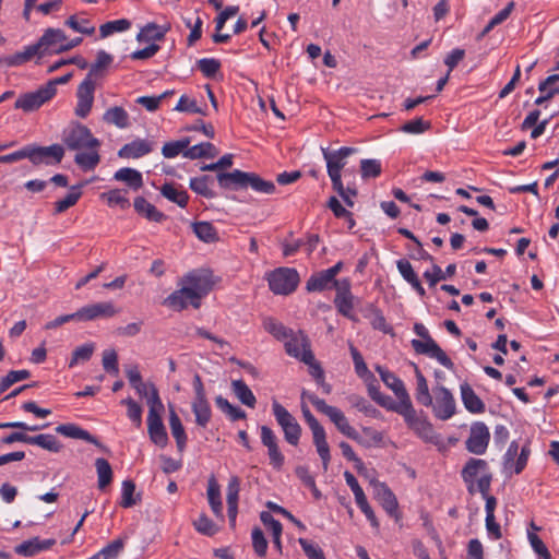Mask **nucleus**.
<instances>
[{
    "label": "nucleus",
    "mask_w": 559,
    "mask_h": 559,
    "mask_svg": "<svg viewBox=\"0 0 559 559\" xmlns=\"http://www.w3.org/2000/svg\"><path fill=\"white\" fill-rule=\"evenodd\" d=\"M432 392L435 401L432 400V405L429 407H432L433 415L441 420L451 418L455 413V401L450 390L438 384Z\"/></svg>",
    "instance_id": "nucleus-10"
},
{
    "label": "nucleus",
    "mask_w": 559,
    "mask_h": 559,
    "mask_svg": "<svg viewBox=\"0 0 559 559\" xmlns=\"http://www.w3.org/2000/svg\"><path fill=\"white\" fill-rule=\"evenodd\" d=\"M231 389L237 399L246 406L253 408L257 399L243 380H233Z\"/></svg>",
    "instance_id": "nucleus-48"
},
{
    "label": "nucleus",
    "mask_w": 559,
    "mask_h": 559,
    "mask_svg": "<svg viewBox=\"0 0 559 559\" xmlns=\"http://www.w3.org/2000/svg\"><path fill=\"white\" fill-rule=\"evenodd\" d=\"M114 179L126 182L133 190H139L143 186L142 174L129 167L117 170Z\"/></svg>",
    "instance_id": "nucleus-41"
},
{
    "label": "nucleus",
    "mask_w": 559,
    "mask_h": 559,
    "mask_svg": "<svg viewBox=\"0 0 559 559\" xmlns=\"http://www.w3.org/2000/svg\"><path fill=\"white\" fill-rule=\"evenodd\" d=\"M272 412L284 432L286 442L296 447L301 436V427L297 419L277 401L272 403Z\"/></svg>",
    "instance_id": "nucleus-7"
},
{
    "label": "nucleus",
    "mask_w": 559,
    "mask_h": 559,
    "mask_svg": "<svg viewBox=\"0 0 559 559\" xmlns=\"http://www.w3.org/2000/svg\"><path fill=\"white\" fill-rule=\"evenodd\" d=\"M357 152L355 147L343 146L335 151L322 147V155L326 162V171L331 179L332 186H340L342 180V170L347 164V158Z\"/></svg>",
    "instance_id": "nucleus-5"
},
{
    "label": "nucleus",
    "mask_w": 559,
    "mask_h": 559,
    "mask_svg": "<svg viewBox=\"0 0 559 559\" xmlns=\"http://www.w3.org/2000/svg\"><path fill=\"white\" fill-rule=\"evenodd\" d=\"M461 395L465 408L473 414L485 412V403L478 397L468 383L461 384Z\"/></svg>",
    "instance_id": "nucleus-27"
},
{
    "label": "nucleus",
    "mask_w": 559,
    "mask_h": 559,
    "mask_svg": "<svg viewBox=\"0 0 559 559\" xmlns=\"http://www.w3.org/2000/svg\"><path fill=\"white\" fill-rule=\"evenodd\" d=\"M192 412L195 416L198 426L205 428L211 420L212 411L210 403L205 396L194 397L192 402Z\"/></svg>",
    "instance_id": "nucleus-29"
},
{
    "label": "nucleus",
    "mask_w": 559,
    "mask_h": 559,
    "mask_svg": "<svg viewBox=\"0 0 559 559\" xmlns=\"http://www.w3.org/2000/svg\"><path fill=\"white\" fill-rule=\"evenodd\" d=\"M215 403L222 412L226 413L229 416L230 420L235 421L246 418V412L243 409L230 404L228 400H226L222 395L216 396Z\"/></svg>",
    "instance_id": "nucleus-61"
},
{
    "label": "nucleus",
    "mask_w": 559,
    "mask_h": 559,
    "mask_svg": "<svg viewBox=\"0 0 559 559\" xmlns=\"http://www.w3.org/2000/svg\"><path fill=\"white\" fill-rule=\"evenodd\" d=\"M336 295L334 298V305L337 311L345 318L357 321L356 316L353 313L354 308V296L350 292V281L348 278L340 280L335 282Z\"/></svg>",
    "instance_id": "nucleus-13"
},
{
    "label": "nucleus",
    "mask_w": 559,
    "mask_h": 559,
    "mask_svg": "<svg viewBox=\"0 0 559 559\" xmlns=\"http://www.w3.org/2000/svg\"><path fill=\"white\" fill-rule=\"evenodd\" d=\"M193 302L194 298L190 296L189 290L185 287L175 290L165 299V304L177 311L187 308L188 305L193 307Z\"/></svg>",
    "instance_id": "nucleus-38"
},
{
    "label": "nucleus",
    "mask_w": 559,
    "mask_h": 559,
    "mask_svg": "<svg viewBox=\"0 0 559 559\" xmlns=\"http://www.w3.org/2000/svg\"><path fill=\"white\" fill-rule=\"evenodd\" d=\"M152 151V142L143 139H135L132 142L124 144L118 151V156L121 158H140L151 153Z\"/></svg>",
    "instance_id": "nucleus-23"
},
{
    "label": "nucleus",
    "mask_w": 559,
    "mask_h": 559,
    "mask_svg": "<svg viewBox=\"0 0 559 559\" xmlns=\"http://www.w3.org/2000/svg\"><path fill=\"white\" fill-rule=\"evenodd\" d=\"M376 371L380 374L381 380L384 382V384L394 392L396 397H403L404 400H407V397H409L403 381L400 378H397L393 372L389 371L388 369L379 365L376 366Z\"/></svg>",
    "instance_id": "nucleus-25"
},
{
    "label": "nucleus",
    "mask_w": 559,
    "mask_h": 559,
    "mask_svg": "<svg viewBox=\"0 0 559 559\" xmlns=\"http://www.w3.org/2000/svg\"><path fill=\"white\" fill-rule=\"evenodd\" d=\"M95 467L97 473V485L100 490H104L112 481V468L106 459L98 457L95 460Z\"/></svg>",
    "instance_id": "nucleus-50"
},
{
    "label": "nucleus",
    "mask_w": 559,
    "mask_h": 559,
    "mask_svg": "<svg viewBox=\"0 0 559 559\" xmlns=\"http://www.w3.org/2000/svg\"><path fill=\"white\" fill-rule=\"evenodd\" d=\"M210 183H213V178L209 175H204L191 178L189 186L195 193L207 199H213L216 197V193L210 188Z\"/></svg>",
    "instance_id": "nucleus-54"
},
{
    "label": "nucleus",
    "mask_w": 559,
    "mask_h": 559,
    "mask_svg": "<svg viewBox=\"0 0 559 559\" xmlns=\"http://www.w3.org/2000/svg\"><path fill=\"white\" fill-rule=\"evenodd\" d=\"M414 367H415V377H416V382H417L416 393H415L416 401L419 404H421L426 407H429L430 405H432V396L429 392L427 380L424 377V374L421 373V371L419 370V368L416 365H414Z\"/></svg>",
    "instance_id": "nucleus-37"
},
{
    "label": "nucleus",
    "mask_w": 559,
    "mask_h": 559,
    "mask_svg": "<svg viewBox=\"0 0 559 559\" xmlns=\"http://www.w3.org/2000/svg\"><path fill=\"white\" fill-rule=\"evenodd\" d=\"M191 227L201 241L213 243L219 239L216 228L210 222H195L192 223Z\"/></svg>",
    "instance_id": "nucleus-40"
},
{
    "label": "nucleus",
    "mask_w": 559,
    "mask_h": 559,
    "mask_svg": "<svg viewBox=\"0 0 559 559\" xmlns=\"http://www.w3.org/2000/svg\"><path fill=\"white\" fill-rule=\"evenodd\" d=\"M28 159L34 165H58L64 156V148L60 144H52L50 146L27 145Z\"/></svg>",
    "instance_id": "nucleus-11"
},
{
    "label": "nucleus",
    "mask_w": 559,
    "mask_h": 559,
    "mask_svg": "<svg viewBox=\"0 0 559 559\" xmlns=\"http://www.w3.org/2000/svg\"><path fill=\"white\" fill-rule=\"evenodd\" d=\"M431 269V272L426 271L424 273V277L428 282L429 286L433 287L438 282L452 277L456 272V264L451 263L447 266L445 271H442V269L433 262Z\"/></svg>",
    "instance_id": "nucleus-46"
},
{
    "label": "nucleus",
    "mask_w": 559,
    "mask_h": 559,
    "mask_svg": "<svg viewBox=\"0 0 559 559\" xmlns=\"http://www.w3.org/2000/svg\"><path fill=\"white\" fill-rule=\"evenodd\" d=\"M103 119L106 123L115 124L120 129H124L129 126V115L122 107L119 106L107 109L103 116Z\"/></svg>",
    "instance_id": "nucleus-52"
},
{
    "label": "nucleus",
    "mask_w": 559,
    "mask_h": 559,
    "mask_svg": "<svg viewBox=\"0 0 559 559\" xmlns=\"http://www.w3.org/2000/svg\"><path fill=\"white\" fill-rule=\"evenodd\" d=\"M169 29V24L165 26H158L155 23H148L141 28L140 33L136 36V39L139 41L162 40Z\"/></svg>",
    "instance_id": "nucleus-42"
},
{
    "label": "nucleus",
    "mask_w": 559,
    "mask_h": 559,
    "mask_svg": "<svg viewBox=\"0 0 559 559\" xmlns=\"http://www.w3.org/2000/svg\"><path fill=\"white\" fill-rule=\"evenodd\" d=\"M95 87L96 84L94 80L90 78H85L79 85L76 92L78 104L75 107V115L78 117L86 118L90 114L94 102Z\"/></svg>",
    "instance_id": "nucleus-15"
},
{
    "label": "nucleus",
    "mask_w": 559,
    "mask_h": 559,
    "mask_svg": "<svg viewBox=\"0 0 559 559\" xmlns=\"http://www.w3.org/2000/svg\"><path fill=\"white\" fill-rule=\"evenodd\" d=\"M408 409L409 412H406V415L403 416L408 427L414 430L415 433L420 438L425 440H431L433 437L432 425L427 420L426 417L417 416L413 404Z\"/></svg>",
    "instance_id": "nucleus-18"
},
{
    "label": "nucleus",
    "mask_w": 559,
    "mask_h": 559,
    "mask_svg": "<svg viewBox=\"0 0 559 559\" xmlns=\"http://www.w3.org/2000/svg\"><path fill=\"white\" fill-rule=\"evenodd\" d=\"M207 499L210 507L215 514V516L223 519V503L221 499V490L219 486L216 483L215 478L212 476L209 479V486H207Z\"/></svg>",
    "instance_id": "nucleus-43"
},
{
    "label": "nucleus",
    "mask_w": 559,
    "mask_h": 559,
    "mask_svg": "<svg viewBox=\"0 0 559 559\" xmlns=\"http://www.w3.org/2000/svg\"><path fill=\"white\" fill-rule=\"evenodd\" d=\"M335 282L325 270L312 274L306 283V289L309 293L323 292L332 287L335 288Z\"/></svg>",
    "instance_id": "nucleus-28"
},
{
    "label": "nucleus",
    "mask_w": 559,
    "mask_h": 559,
    "mask_svg": "<svg viewBox=\"0 0 559 559\" xmlns=\"http://www.w3.org/2000/svg\"><path fill=\"white\" fill-rule=\"evenodd\" d=\"M31 377L28 370H11L5 377L0 380V394L4 393L14 383L26 380Z\"/></svg>",
    "instance_id": "nucleus-64"
},
{
    "label": "nucleus",
    "mask_w": 559,
    "mask_h": 559,
    "mask_svg": "<svg viewBox=\"0 0 559 559\" xmlns=\"http://www.w3.org/2000/svg\"><path fill=\"white\" fill-rule=\"evenodd\" d=\"M305 400L306 399H301V412L307 425L312 431L313 444L316 445L317 452L322 461L323 469L326 472L329 468L331 454L330 447L326 442L325 430L318 421V419L312 415L308 405L304 402Z\"/></svg>",
    "instance_id": "nucleus-3"
},
{
    "label": "nucleus",
    "mask_w": 559,
    "mask_h": 559,
    "mask_svg": "<svg viewBox=\"0 0 559 559\" xmlns=\"http://www.w3.org/2000/svg\"><path fill=\"white\" fill-rule=\"evenodd\" d=\"M56 545L55 538L39 539V537H33L28 540H24L20 545L15 546L14 551L24 557H33L36 554L48 550Z\"/></svg>",
    "instance_id": "nucleus-21"
},
{
    "label": "nucleus",
    "mask_w": 559,
    "mask_h": 559,
    "mask_svg": "<svg viewBox=\"0 0 559 559\" xmlns=\"http://www.w3.org/2000/svg\"><path fill=\"white\" fill-rule=\"evenodd\" d=\"M160 193L167 200L176 203L180 207H186L189 201V195L186 190L178 189L174 183H165L160 188Z\"/></svg>",
    "instance_id": "nucleus-45"
},
{
    "label": "nucleus",
    "mask_w": 559,
    "mask_h": 559,
    "mask_svg": "<svg viewBox=\"0 0 559 559\" xmlns=\"http://www.w3.org/2000/svg\"><path fill=\"white\" fill-rule=\"evenodd\" d=\"M263 328L278 341H285L293 335L292 329L286 328L284 324L272 318L264 319Z\"/></svg>",
    "instance_id": "nucleus-57"
},
{
    "label": "nucleus",
    "mask_w": 559,
    "mask_h": 559,
    "mask_svg": "<svg viewBox=\"0 0 559 559\" xmlns=\"http://www.w3.org/2000/svg\"><path fill=\"white\" fill-rule=\"evenodd\" d=\"M252 548L255 555L260 558H264L267 551V539L264 536L263 531L259 526H254L251 532Z\"/></svg>",
    "instance_id": "nucleus-63"
},
{
    "label": "nucleus",
    "mask_w": 559,
    "mask_h": 559,
    "mask_svg": "<svg viewBox=\"0 0 559 559\" xmlns=\"http://www.w3.org/2000/svg\"><path fill=\"white\" fill-rule=\"evenodd\" d=\"M260 520L266 526L272 534V542L275 547V549L282 554L283 546H282V533H283V525L280 521L275 520L273 515L266 511L261 512Z\"/></svg>",
    "instance_id": "nucleus-31"
},
{
    "label": "nucleus",
    "mask_w": 559,
    "mask_h": 559,
    "mask_svg": "<svg viewBox=\"0 0 559 559\" xmlns=\"http://www.w3.org/2000/svg\"><path fill=\"white\" fill-rule=\"evenodd\" d=\"M56 432L68 438L84 440L104 451H108V449L102 444L96 437L91 435L87 430L76 426L75 424H61L56 427Z\"/></svg>",
    "instance_id": "nucleus-20"
},
{
    "label": "nucleus",
    "mask_w": 559,
    "mask_h": 559,
    "mask_svg": "<svg viewBox=\"0 0 559 559\" xmlns=\"http://www.w3.org/2000/svg\"><path fill=\"white\" fill-rule=\"evenodd\" d=\"M304 399H308V401L317 408L318 412L326 415L343 435L352 440L361 442L359 433L349 425L342 411L335 406L328 405L324 400L305 390L302 391V400Z\"/></svg>",
    "instance_id": "nucleus-2"
},
{
    "label": "nucleus",
    "mask_w": 559,
    "mask_h": 559,
    "mask_svg": "<svg viewBox=\"0 0 559 559\" xmlns=\"http://www.w3.org/2000/svg\"><path fill=\"white\" fill-rule=\"evenodd\" d=\"M248 173L235 169L230 173H218L217 182L225 190H242L246 189Z\"/></svg>",
    "instance_id": "nucleus-22"
},
{
    "label": "nucleus",
    "mask_w": 559,
    "mask_h": 559,
    "mask_svg": "<svg viewBox=\"0 0 559 559\" xmlns=\"http://www.w3.org/2000/svg\"><path fill=\"white\" fill-rule=\"evenodd\" d=\"M299 274L292 267H277L267 274L270 289L276 295H289L299 284Z\"/></svg>",
    "instance_id": "nucleus-6"
},
{
    "label": "nucleus",
    "mask_w": 559,
    "mask_h": 559,
    "mask_svg": "<svg viewBox=\"0 0 559 559\" xmlns=\"http://www.w3.org/2000/svg\"><path fill=\"white\" fill-rule=\"evenodd\" d=\"M489 439L490 433L488 427L484 423L477 421L471 427L469 437L465 442L466 449L468 452L477 455L484 454L487 450Z\"/></svg>",
    "instance_id": "nucleus-14"
},
{
    "label": "nucleus",
    "mask_w": 559,
    "mask_h": 559,
    "mask_svg": "<svg viewBox=\"0 0 559 559\" xmlns=\"http://www.w3.org/2000/svg\"><path fill=\"white\" fill-rule=\"evenodd\" d=\"M141 501V493H135V484L131 479L122 481V492L120 506L124 509L132 508Z\"/></svg>",
    "instance_id": "nucleus-53"
},
{
    "label": "nucleus",
    "mask_w": 559,
    "mask_h": 559,
    "mask_svg": "<svg viewBox=\"0 0 559 559\" xmlns=\"http://www.w3.org/2000/svg\"><path fill=\"white\" fill-rule=\"evenodd\" d=\"M147 432L153 443L160 448H165L168 443L166 428L160 418H147Z\"/></svg>",
    "instance_id": "nucleus-30"
},
{
    "label": "nucleus",
    "mask_w": 559,
    "mask_h": 559,
    "mask_svg": "<svg viewBox=\"0 0 559 559\" xmlns=\"http://www.w3.org/2000/svg\"><path fill=\"white\" fill-rule=\"evenodd\" d=\"M90 152L78 153L74 162L84 170H93L100 162V156L96 148H90Z\"/></svg>",
    "instance_id": "nucleus-59"
},
{
    "label": "nucleus",
    "mask_w": 559,
    "mask_h": 559,
    "mask_svg": "<svg viewBox=\"0 0 559 559\" xmlns=\"http://www.w3.org/2000/svg\"><path fill=\"white\" fill-rule=\"evenodd\" d=\"M126 536L118 537L90 559H117L124 548Z\"/></svg>",
    "instance_id": "nucleus-51"
},
{
    "label": "nucleus",
    "mask_w": 559,
    "mask_h": 559,
    "mask_svg": "<svg viewBox=\"0 0 559 559\" xmlns=\"http://www.w3.org/2000/svg\"><path fill=\"white\" fill-rule=\"evenodd\" d=\"M62 141L70 151L97 148L100 146L99 140L93 136L91 130L79 122L72 123L63 131Z\"/></svg>",
    "instance_id": "nucleus-4"
},
{
    "label": "nucleus",
    "mask_w": 559,
    "mask_h": 559,
    "mask_svg": "<svg viewBox=\"0 0 559 559\" xmlns=\"http://www.w3.org/2000/svg\"><path fill=\"white\" fill-rule=\"evenodd\" d=\"M261 442L267 448L270 464L274 469L280 471L284 465L285 457L278 448L274 431L267 426H261Z\"/></svg>",
    "instance_id": "nucleus-16"
},
{
    "label": "nucleus",
    "mask_w": 559,
    "mask_h": 559,
    "mask_svg": "<svg viewBox=\"0 0 559 559\" xmlns=\"http://www.w3.org/2000/svg\"><path fill=\"white\" fill-rule=\"evenodd\" d=\"M382 167L379 159L366 158L360 160V174L362 179L377 178L381 175Z\"/></svg>",
    "instance_id": "nucleus-62"
},
{
    "label": "nucleus",
    "mask_w": 559,
    "mask_h": 559,
    "mask_svg": "<svg viewBox=\"0 0 559 559\" xmlns=\"http://www.w3.org/2000/svg\"><path fill=\"white\" fill-rule=\"evenodd\" d=\"M148 415L147 418H160L164 413V404L154 383H150V395L147 396Z\"/></svg>",
    "instance_id": "nucleus-56"
},
{
    "label": "nucleus",
    "mask_w": 559,
    "mask_h": 559,
    "mask_svg": "<svg viewBox=\"0 0 559 559\" xmlns=\"http://www.w3.org/2000/svg\"><path fill=\"white\" fill-rule=\"evenodd\" d=\"M491 480L492 475H486L477 480V489L486 500V515H495V509L497 507V499L489 495Z\"/></svg>",
    "instance_id": "nucleus-36"
},
{
    "label": "nucleus",
    "mask_w": 559,
    "mask_h": 559,
    "mask_svg": "<svg viewBox=\"0 0 559 559\" xmlns=\"http://www.w3.org/2000/svg\"><path fill=\"white\" fill-rule=\"evenodd\" d=\"M397 399L399 402H395L391 396L382 394L377 399L376 403L388 411H392L404 416L406 415V412H409L408 408L412 405V401L409 397H407V400H404L403 397Z\"/></svg>",
    "instance_id": "nucleus-39"
},
{
    "label": "nucleus",
    "mask_w": 559,
    "mask_h": 559,
    "mask_svg": "<svg viewBox=\"0 0 559 559\" xmlns=\"http://www.w3.org/2000/svg\"><path fill=\"white\" fill-rule=\"evenodd\" d=\"M373 486L374 498L379 501V503L390 516L394 518L395 521H399L401 515L397 511L399 502L395 495L384 483L376 481L373 483Z\"/></svg>",
    "instance_id": "nucleus-17"
},
{
    "label": "nucleus",
    "mask_w": 559,
    "mask_h": 559,
    "mask_svg": "<svg viewBox=\"0 0 559 559\" xmlns=\"http://www.w3.org/2000/svg\"><path fill=\"white\" fill-rule=\"evenodd\" d=\"M365 316L371 317L370 324L374 330H379L385 334L394 335L393 328L386 323L382 311L373 304H368L365 308Z\"/></svg>",
    "instance_id": "nucleus-33"
},
{
    "label": "nucleus",
    "mask_w": 559,
    "mask_h": 559,
    "mask_svg": "<svg viewBox=\"0 0 559 559\" xmlns=\"http://www.w3.org/2000/svg\"><path fill=\"white\" fill-rule=\"evenodd\" d=\"M218 154V150L211 142H203L191 147L188 146V150L183 152V157L190 159L198 158H214Z\"/></svg>",
    "instance_id": "nucleus-35"
},
{
    "label": "nucleus",
    "mask_w": 559,
    "mask_h": 559,
    "mask_svg": "<svg viewBox=\"0 0 559 559\" xmlns=\"http://www.w3.org/2000/svg\"><path fill=\"white\" fill-rule=\"evenodd\" d=\"M84 186H85V182H82L76 186H72L70 188V192L62 200H59L55 203V214H61V213L66 212L68 209L75 205L82 195L81 189Z\"/></svg>",
    "instance_id": "nucleus-47"
},
{
    "label": "nucleus",
    "mask_w": 559,
    "mask_h": 559,
    "mask_svg": "<svg viewBox=\"0 0 559 559\" xmlns=\"http://www.w3.org/2000/svg\"><path fill=\"white\" fill-rule=\"evenodd\" d=\"M53 97L52 86L43 85L38 90L19 96L14 107L25 112L37 110Z\"/></svg>",
    "instance_id": "nucleus-12"
},
{
    "label": "nucleus",
    "mask_w": 559,
    "mask_h": 559,
    "mask_svg": "<svg viewBox=\"0 0 559 559\" xmlns=\"http://www.w3.org/2000/svg\"><path fill=\"white\" fill-rule=\"evenodd\" d=\"M486 475H492L488 469V463L483 459L469 457L461 471V476L469 495H475L477 480Z\"/></svg>",
    "instance_id": "nucleus-9"
},
{
    "label": "nucleus",
    "mask_w": 559,
    "mask_h": 559,
    "mask_svg": "<svg viewBox=\"0 0 559 559\" xmlns=\"http://www.w3.org/2000/svg\"><path fill=\"white\" fill-rule=\"evenodd\" d=\"M182 287L189 290L191 297L194 298L193 308L201 306V299L206 296L212 287L211 275L205 271H192L182 280Z\"/></svg>",
    "instance_id": "nucleus-8"
},
{
    "label": "nucleus",
    "mask_w": 559,
    "mask_h": 559,
    "mask_svg": "<svg viewBox=\"0 0 559 559\" xmlns=\"http://www.w3.org/2000/svg\"><path fill=\"white\" fill-rule=\"evenodd\" d=\"M112 62V57L104 50H99L96 56V61L91 64L90 71L86 78L93 79L96 76H102L103 71L107 69Z\"/></svg>",
    "instance_id": "nucleus-58"
},
{
    "label": "nucleus",
    "mask_w": 559,
    "mask_h": 559,
    "mask_svg": "<svg viewBox=\"0 0 559 559\" xmlns=\"http://www.w3.org/2000/svg\"><path fill=\"white\" fill-rule=\"evenodd\" d=\"M84 312L86 322L94 321L97 319H107L115 317L119 310L115 307L111 301L96 302L84 306Z\"/></svg>",
    "instance_id": "nucleus-24"
},
{
    "label": "nucleus",
    "mask_w": 559,
    "mask_h": 559,
    "mask_svg": "<svg viewBox=\"0 0 559 559\" xmlns=\"http://www.w3.org/2000/svg\"><path fill=\"white\" fill-rule=\"evenodd\" d=\"M28 444L38 445L53 453H58L62 449V444L60 443V441L53 435L48 433L31 436Z\"/></svg>",
    "instance_id": "nucleus-55"
},
{
    "label": "nucleus",
    "mask_w": 559,
    "mask_h": 559,
    "mask_svg": "<svg viewBox=\"0 0 559 559\" xmlns=\"http://www.w3.org/2000/svg\"><path fill=\"white\" fill-rule=\"evenodd\" d=\"M251 188L254 192L263 194H273L276 187L273 181L264 180L255 173H248L246 189Z\"/></svg>",
    "instance_id": "nucleus-44"
},
{
    "label": "nucleus",
    "mask_w": 559,
    "mask_h": 559,
    "mask_svg": "<svg viewBox=\"0 0 559 559\" xmlns=\"http://www.w3.org/2000/svg\"><path fill=\"white\" fill-rule=\"evenodd\" d=\"M191 140L190 138H182L178 141H171L164 144L162 147V154L166 158H174L180 153L183 154L186 150H188V146L190 145Z\"/></svg>",
    "instance_id": "nucleus-60"
},
{
    "label": "nucleus",
    "mask_w": 559,
    "mask_h": 559,
    "mask_svg": "<svg viewBox=\"0 0 559 559\" xmlns=\"http://www.w3.org/2000/svg\"><path fill=\"white\" fill-rule=\"evenodd\" d=\"M35 55H39L35 45L27 46L24 51L12 56L0 58V66L16 67L31 60Z\"/></svg>",
    "instance_id": "nucleus-49"
},
{
    "label": "nucleus",
    "mask_w": 559,
    "mask_h": 559,
    "mask_svg": "<svg viewBox=\"0 0 559 559\" xmlns=\"http://www.w3.org/2000/svg\"><path fill=\"white\" fill-rule=\"evenodd\" d=\"M169 427L171 435L176 440L178 451L182 452L186 449L187 435L179 416L173 407H170L169 411Z\"/></svg>",
    "instance_id": "nucleus-34"
},
{
    "label": "nucleus",
    "mask_w": 559,
    "mask_h": 559,
    "mask_svg": "<svg viewBox=\"0 0 559 559\" xmlns=\"http://www.w3.org/2000/svg\"><path fill=\"white\" fill-rule=\"evenodd\" d=\"M414 332L423 340H412L411 345L413 349L419 355H426L430 358L437 359L443 367L449 370L454 369L453 361L448 357L444 350L431 337L429 331L423 323L416 322L414 324Z\"/></svg>",
    "instance_id": "nucleus-1"
},
{
    "label": "nucleus",
    "mask_w": 559,
    "mask_h": 559,
    "mask_svg": "<svg viewBox=\"0 0 559 559\" xmlns=\"http://www.w3.org/2000/svg\"><path fill=\"white\" fill-rule=\"evenodd\" d=\"M68 37L64 32L60 28H47L36 44L37 51L40 56H44L47 50L53 49L64 44Z\"/></svg>",
    "instance_id": "nucleus-19"
},
{
    "label": "nucleus",
    "mask_w": 559,
    "mask_h": 559,
    "mask_svg": "<svg viewBox=\"0 0 559 559\" xmlns=\"http://www.w3.org/2000/svg\"><path fill=\"white\" fill-rule=\"evenodd\" d=\"M310 349L309 340L304 332L299 331V336L295 335L293 333L292 336H289L287 340H285V349L286 353L295 358H298L301 360V356L304 350Z\"/></svg>",
    "instance_id": "nucleus-32"
},
{
    "label": "nucleus",
    "mask_w": 559,
    "mask_h": 559,
    "mask_svg": "<svg viewBox=\"0 0 559 559\" xmlns=\"http://www.w3.org/2000/svg\"><path fill=\"white\" fill-rule=\"evenodd\" d=\"M134 210L146 219L160 223L166 219V215L158 211L152 203L143 197H136L133 202Z\"/></svg>",
    "instance_id": "nucleus-26"
}]
</instances>
